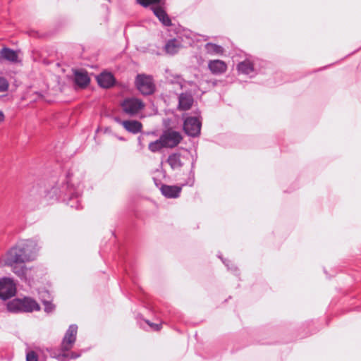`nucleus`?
Wrapping results in <instances>:
<instances>
[{
  "label": "nucleus",
  "instance_id": "nucleus-1",
  "mask_svg": "<svg viewBox=\"0 0 361 361\" xmlns=\"http://www.w3.org/2000/svg\"><path fill=\"white\" fill-rule=\"evenodd\" d=\"M37 251V245L35 240H21L0 257V267L31 262L35 259Z\"/></svg>",
  "mask_w": 361,
  "mask_h": 361
},
{
  "label": "nucleus",
  "instance_id": "nucleus-2",
  "mask_svg": "<svg viewBox=\"0 0 361 361\" xmlns=\"http://www.w3.org/2000/svg\"><path fill=\"white\" fill-rule=\"evenodd\" d=\"M137 2L143 7L152 6V10L154 16L164 25L169 26L171 25V20L166 11L165 0H136Z\"/></svg>",
  "mask_w": 361,
  "mask_h": 361
},
{
  "label": "nucleus",
  "instance_id": "nucleus-3",
  "mask_svg": "<svg viewBox=\"0 0 361 361\" xmlns=\"http://www.w3.org/2000/svg\"><path fill=\"white\" fill-rule=\"evenodd\" d=\"M202 121L199 113L196 116L186 117L184 120L182 129L190 137H198L200 134Z\"/></svg>",
  "mask_w": 361,
  "mask_h": 361
},
{
  "label": "nucleus",
  "instance_id": "nucleus-4",
  "mask_svg": "<svg viewBox=\"0 0 361 361\" xmlns=\"http://www.w3.org/2000/svg\"><path fill=\"white\" fill-rule=\"evenodd\" d=\"M121 106L123 111L130 116L137 115L145 108V104L140 99L135 97L125 99Z\"/></svg>",
  "mask_w": 361,
  "mask_h": 361
},
{
  "label": "nucleus",
  "instance_id": "nucleus-5",
  "mask_svg": "<svg viewBox=\"0 0 361 361\" xmlns=\"http://www.w3.org/2000/svg\"><path fill=\"white\" fill-rule=\"evenodd\" d=\"M10 267L14 274L21 281L29 285L30 284L35 276V270L32 267H28L25 264H18Z\"/></svg>",
  "mask_w": 361,
  "mask_h": 361
},
{
  "label": "nucleus",
  "instance_id": "nucleus-6",
  "mask_svg": "<svg viewBox=\"0 0 361 361\" xmlns=\"http://www.w3.org/2000/svg\"><path fill=\"white\" fill-rule=\"evenodd\" d=\"M16 293V284L14 280L9 277H4L0 279V298L6 300L15 295Z\"/></svg>",
  "mask_w": 361,
  "mask_h": 361
},
{
  "label": "nucleus",
  "instance_id": "nucleus-7",
  "mask_svg": "<svg viewBox=\"0 0 361 361\" xmlns=\"http://www.w3.org/2000/svg\"><path fill=\"white\" fill-rule=\"evenodd\" d=\"M136 86L142 94H152L155 89L152 78L145 75H138L137 76Z\"/></svg>",
  "mask_w": 361,
  "mask_h": 361
},
{
  "label": "nucleus",
  "instance_id": "nucleus-8",
  "mask_svg": "<svg viewBox=\"0 0 361 361\" xmlns=\"http://www.w3.org/2000/svg\"><path fill=\"white\" fill-rule=\"evenodd\" d=\"M77 332L78 326L76 325L72 324L69 326L61 342V350L62 352H68L73 348L76 341Z\"/></svg>",
  "mask_w": 361,
  "mask_h": 361
},
{
  "label": "nucleus",
  "instance_id": "nucleus-9",
  "mask_svg": "<svg viewBox=\"0 0 361 361\" xmlns=\"http://www.w3.org/2000/svg\"><path fill=\"white\" fill-rule=\"evenodd\" d=\"M160 137L164 147L166 148L174 147L180 140L179 133L171 129L165 130Z\"/></svg>",
  "mask_w": 361,
  "mask_h": 361
},
{
  "label": "nucleus",
  "instance_id": "nucleus-10",
  "mask_svg": "<svg viewBox=\"0 0 361 361\" xmlns=\"http://www.w3.org/2000/svg\"><path fill=\"white\" fill-rule=\"evenodd\" d=\"M115 121L121 124L128 132L136 134L141 132L142 125L140 122L134 120L122 121L119 118H116Z\"/></svg>",
  "mask_w": 361,
  "mask_h": 361
},
{
  "label": "nucleus",
  "instance_id": "nucleus-11",
  "mask_svg": "<svg viewBox=\"0 0 361 361\" xmlns=\"http://www.w3.org/2000/svg\"><path fill=\"white\" fill-rule=\"evenodd\" d=\"M22 312H32L40 310L39 305L34 299L25 297L21 299Z\"/></svg>",
  "mask_w": 361,
  "mask_h": 361
},
{
  "label": "nucleus",
  "instance_id": "nucleus-12",
  "mask_svg": "<svg viewBox=\"0 0 361 361\" xmlns=\"http://www.w3.org/2000/svg\"><path fill=\"white\" fill-rule=\"evenodd\" d=\"M208 68L215 75L222 74L226 72L227 66L221 60H211L208 63Z\"/></svg>",
  "mask_w": 361,
  "mask_h": 361
},
{
  "label": "nucleus",
  "instance_id": "nucleus-13",
  "mask_svg": "<svg viewBox=\"0 0 361 361\" xmlns=\"http://www.w3.org/2000/svg\"><path fill=\"white\" fill-rule=\"evenodd\" d=\"M196 90L197 86L194 85L190 92L182 93V111L188 110L192 106L194 99L192 92L195 93Z\"/></svg>",
  "mask_w": 361,
  "mask_h": 361
},
{
  "label": "nucleus",
  "instance_id": "nucleus-14",
  "mask_svg": "<svg viewBox=\"0 0 361 361\" xmlns=\"http://www.w3.org/2000/svg\"><path fill=\"white\" fill-rule=\"evenodd\" d=\"M98 84L104 87L109 88L114 83V76L109 73H102L97 77Z\"/></svg>",
  "mask_w": 361,
  "mask_h": 361
},
{
  "label": "nucleus",
  "instance_id": "nucleus-15",
  "mask_svg": "<svg viewBox=\"0 0 361 361\" xmlns=\"http://www.w3.org/2000/svg\"><path fill=\"white\" fill-rule=\"evenodd\" d=\"M161 193L167 198L178 197L180 188L176 185H164L161 187Z\"/></svg>",
  "mask_w": 361,
  "mask_h": 361
},
{
  "label": "nucleus",
  "instance_id": "nucleus-16",
  "mask_svg": "<svg viewBox=\"0 0 361 361\" xmlns=\"http://www.w3.org/2000/svg\"><path fill=\"white\" fill-rule=\"evenodd\" d=\"M0 58L15 63L18 61V56L16 51L9 48L4 47L0 51Z\"/></svg>",
  "mask_w": 361,
  "mask_h": 361
},
{
  "label": "nucleus",
  "instance_id": "nucleus-17",
  "mask_svg": "<svg viewBox=\"0 0 361 361\" xmlns=\"http://www.w3.org/2000/svg\"><path fill=\"white\" fill-rule=\"evenodd\" d=\"M74 76L75 84L80 87H85L90 82V78L85 72L77 71L75 72Z\"/></svg>",
  "mask_w": 361,
  "mask_h": 361
},
{
  "label": "nucleus",
  "instance_id": "nucleus-18",
  "mask_svg": "<svg viewBox=\"0 0 361 361\" xmlns=\"http://www.w3.org/2000/svg\"><path fill=\"white\" fill-rule=\"evenodd\" d=\"M180 42L177 39L169 40L165 45V51L167 54L173 55L179 51Z\"/></svg>",
  "mask_w": 361,
  "mask_h": 361
},
{
  "label": "nucleus",
  "instance_id": "nucleus-19",
  "mask_svg": "<svg viewBox=\"0 0 361 361\" xmlns=\"http://www.w3.org/2000/svg\"><path fill=\"white\" fill-rule=\"evenodd\" d=\"M50 355L52 357L57 359L59 361H65L66 359H75L80 356V353H77L75 352H72L71 353H68L67 352H62V353H57L55 351H53L50 353Z\"/></svg>",
  "mask_w": 361,
  "mask_h": 361
},
{
  "label": "nucleus",
  "instance_id": "nucleus-20",
  "mask_svg": "<svg viewBox=\"0 0 361 361\" xmlns=\"http://www.w3.org/2000/svg\"><path fill=\"white\" fill-rule=\"evenodd\" d=\"M206 52L210 55H221L224 53V48L213 43H207L204 46Z\"/></svg>",
  "mask_w": 361,
  "mask_h": 361
},
{
  "label": "nucleus",
  "instance_id": "nucleus-21",
  "mask_svg": "<svg viewBox=\"0 0 361 361\" xmlns=\"http://www.w3.org/2000/svg\"><path fill=\"white\" fill-rule=\"evenodd\" d=\"M21 299L16 298L7 303V310L10 312L18 313L22 312Z\"/></svg>",
  "mask_w": 361,
  "mask_h": 361
},
{
  "label": "nucleus",
  "instance_id": "nucleus-22",
  "mask_svg": "<svg viewBox=\"0 0 361 361\" xmlns=\"http://www.w3.org/2000/svg\"><path fill=\"white\" fill-rule=\"evenodd\" d=\"M238 70L241 73L249 75L254 71V68L250 61H244L238 65Z\"/></svg>",
  "mask_w": 361,
  "mask_h": 361
},
{
  "label": "nucleus",
  "instance_id": "nucleus-23",
  "mask_svg": "<svg viewBox=\"0 0 361 361\" xmlns=\"http://www.w3.org/2000/svg\"><path fill=\"white\" fill-rule=\"evenodd\" d=\"M168 163L172 169H178L180 166V154H173L169 156Z\"/></svg>",
  "mask_w": 361,
  "mask_h": 361
},
{
  "label": "nucleus",
  "instance_id": "nucleus-24",
  "mask_svg": "<svg viewBox=\"0 0 361 361\" xmlns=\"http://www.w3.org/2000/svg\"><path fill=\"white\" fill-rule=\"evenodd\" d=\"M164 147H165L164 145L163 142L161 141V137H159V139L155 140L154 142H152L149 144V149L152 152H157Z\"/></svg>",
  "mask_w": 361,
  "mask_h": 361
},
{
  "label": "nucleus",
  "instance_id": "nucleus-25",
  "mask_svg": "<svg viewBox=\"0 0 361 361\" xmlns=\"http://www.w3.org/2000/svg\"><path fill=\"white\" fill-rule=\"evenodd\" d=\"M8 88V82L3 77H0V92H6Z\"/></svg>",
  "mask_w": 361,
  "mask_h": 361
},
{
  "label": "nucleus",
  "instance_id": "nucleus-26",
  "mask_svg": "<svg viewBox=\"0 0 361 361\" xmlns=\"http://www.w3.org/2000/svg\"><path fill=\"white\" fill-rule=\"evenodd\" d=\"M43 304L44 305V311L47 313L52 312L55 308V306L50 302L47 300H43Z\"/></svg>",
  "mask_w": 361,
  "mask_h": 361
},
{
  "label": "nucleus",
  "instance_id": "nucleus-27",
  "mask_svg": "<svg viewBox=\"0 0 361 361\" xmlns=\"http://www.w3.org/2000/svg\"><path fill=\"white\" fill-rule=\"evenodd\" d=\"M37 356L33 351H30L27 353L26 360L27 361H37Z\"/></svg>",
  "mask_w": 361,
  "mask_h": 361
},
{
  "label": "nucleus",
  "instance_id": "nucleus-28",
  "mask_svg": "<svg viewBox=\"0 0 361 361\" xmlns=\"http://www.w3.org/2000/svg\"><path fill=\"white\" fill-rule=\"evenodd\" d=\"M145 322L148 324V326L150 327V329L153 331H159L161 329V324H154L148 320H146Z\"/></svg>",
  "mask_w": 361,
  "mask_h": 361
},
{
  "label": "nucleus",
  "instance_id": "nucleus-29",
  "mask_svg": "<svg viewBox=\"0 0 361 361\" xmlns=\"http://www.w3.org/2000/svg\"><path fill=\"white\" fill-rule=\"evenodd\" d=\"M74 202V199L73 197H71L69 200V202H68V204L71 207H75V208H78V201L76 200V204H75V203L73 202Z\"/></svg>",
  "mask_w": 361,
  "mask_h": 361
},
{
  "label": "nucleus",
  "instance_id": "nucleus-30",
  "mask_svg": "<svg viewBox=\"0 0 361 361\" xmlns=\"http://www.w3.org/2000/svg\"><path fill=\"white\" fill-rule=\"evenodd\" d=\"M183 36H185L186 38H188L189 37V33H188V31L182 29V37ZM183 41V39H182V42Z\"/></svg>",
  "mask_w": 361,
  "mask_h": 361
},
{
  "label": "nucleus",
  "instance_id": "nucleus-31",
  "mask_svg": "<svg viewBox=\"0 0 361 361\" xmlns=\"http://www.w3.org/2000/svg\"><path fill=\"white\" fill-rule=\"evenodd\" d=\"M193 183V179L192 178H190L189 181H188L186 183L183 184L182 183V186L183 185H192Z\"/></svg>",
  "mask_w": 361,
  "mask_h": 361
},
{
  "label": "nucleus",
  "instance_id": "nucleus-32",
  "mask_svg": "<svg viewBox=\"0 0 361 361\" xmlns=\"http://www.w3.org/2000/svg\"><path fill=\"white\" fill-rule=\"evenodd\" d=\"M4 119V115L1 111H0V123L2 122Z\"/></svg>",
  "mask_w": 361,
  "mask_h": 361
},
{
  "label": "nucleus",
  "instance_id": "nucleus-33",
  "mask_svg": "<svg viewBox=\"0 0 361 361\" xmlns=\"http://www.w3.org/2000/svg\"><path fill=\"white\" fill-rule=\"evenodd\" d=\"M178 109H180V95L178 97Z\"/></svg>",
  "mask_w": 361,
  "mask_h": 361
}]
</instances>
